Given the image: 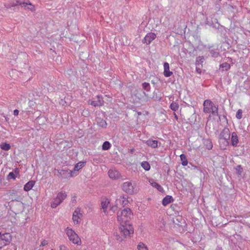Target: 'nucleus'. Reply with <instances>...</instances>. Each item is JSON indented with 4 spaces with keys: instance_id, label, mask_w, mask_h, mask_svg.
Wrapping results in <instances>:
<instances>
[{
    "instance_id": "17",
    "label": "nucleus",
    "mask_w": 250,
    "mask_h": 250,
    "mask_svg": "<svg viewBox=\"0 0 250 250\" xmlns=\"http://www.w3.org/2000/svg\"><path fill=\"white\" fill-rule=\"evenodd\" d=\"M58 172L61 176H63L65 174H68L69 177H72L73 176V171L68 169L58 170Z\"/></svg>"
},
{
    "instance_id": "40",
    "label": "nucleus",
    "mask_w": 250,
    "mask_h": 250,
    "mask_svg": "<svg viewBox=\"0 0 250 250\" xmlns=\"http://www.w3.org/2000/svg\"><path fill=\"white\" fill-rule=\"evenodd\" d=\"M60 250H68V248L64 245H61L59 247Z\"/></svg>"
},
{
    "instance_id": "33",
    "label": "nucleus",
    "mask_w": 250,
    "mask_h": 250,
    "mask_svg": "<svg viewBox=\"0 0 250 250\" xmlns=\"http://www.w3.org/2000/svg\"><path fill=\"white\" fill-rule=\"evenodd\" d=\"M138 250H148L146 246L142 242H140L137 246Z\"/></svg>"
},
{
    "instance_id": "41",
    "label": "nucleus",
    "mask_w": 250,
    "mask_h": 250,
    "mask_svg": "<svg viewBox=\"0 0 250 250\" xmlns=\"http://www.w3.org/2000/svg\"><path fill=\"white\" fill-rule=\"evenodd\" d=\"M47 244H48V241L47 240H43L41 242L40 246L43 247V246H45L47 245Z\"/></svg>"
},
{
    "instance_id": "50",
    "label": "nucleus",
    "mask_w": 250,
    "mask_h": 250,
    "mask_svg": "<svg viewBox=\"0 0 250 250\" xmlns=\"http://www.w3.org/2000/svg\"><path fill=\"white\" fill-rule=\"evenodd\" d=\"M51 250H54L53 249H51Z\"/></svg>"
},
{
    "instance_id": "39",
    "label": "nucleus",
    "mask_w": 250,
    "mask_h": 250,
    "mask_svg": "<svg viewBox=\"0 0 250 250\" xmlns=\"http://www.w3.org/2000/svg\"><path fill=\"white\" fill-rule=\"evenodd\" d=\"M236 171L238 174H241L243 172V168L240 165H238L235 168Z\"/></svg>"
},
{
    "instance_id": "18",
    "label": "nucleus",
    "mask_w": 250,
    "mask_h": 250,
    "mask_svg": "<svg viewBox=\"0 0 250 250\" xmlns=\"http://www.w3.org/2000/svg\"><path fill=\"white\" fill-rule=\"evenodd\" d=\"M173 201V197L170 195H167L162 200V204L164 206H166Z\"/></svg>"
},
{
    "instance_id": "15",
    "label": "nucleus",
    "mask_w": 250,
    "mask_h": 250,
    "mask_svg": "<svg viewBox=\"0 0 250 250\" xmlns=\"http://www.w3.org/2000/svg\"><path fill=\"white\" fill-rule=\"evenodd\" d=\"M108 173L109 177L113 179H118L120 176L119 171L115 169H110Z\"/></svg>"
},
{
    "instance_id": "11",
    "label": "nucleus",
    "mask_w": 250,
    "mask_h": 250,
    "mask_svg": "<svg viewBox=\"0 0 250 250\" xmlns=\"http://www.w3.org/2000/svg\"><path fill=\"white\" fill-rule=\"evenodd\" d=\"M156 35L154 33L150 32L146 35L142 42L144 43L149 44L156 38Z\"/></svg>"
},
{
    "instance_id": "27",
    "label": "nucleus",
    "mask_w": 250,
    "mask_h": 250,
    "mask_svg": "<svg viewBox=\"0 0 250 250\" xmlns=\"http://www.w3.org/2000/svg\"><path fill=\"white\" fill-rule=\"evenodd\" d=\"M220 67L222 69V71H227L230 69V65L227 62H223L220 64Z\"/></svg>"
},
{
    "instance_id": "25",
    "label": "nucleus",
    "mask_w": 250,
    "mask_h": 250,
    "mask_svg": "<svg viewBox=\"0 0 250 250\" xmlns=\"http://www.w3.org/2000/svg\"><path fill=\"white\" fill-rule=\"evenodd\" d=\"M205 61V58L203 56H199L196 58L195 64L196 66L201 65H203V63Z\"/></svg>"
},
{
    "instance_id": "10",
    "label": "nucleus",
    "mask_w": 250,
    "mask_h": 250,
    "mask_svg": "<svg viewBox=\"0 0 250 250\" xmlns=\"http://www.w3.org/2000/svg\"><path fill=\"white\" fill-rule=\"evenodd\" d=\"M82 217V213L81 212L80 208H77L73 213V221L75 224H78L79 223V220Z\"/></svg>"
},
{
    "instance_id": "48",
    "label": "nucleus",
    "mask_w": 250,
    "mask_h": 250,
    "mask_svg": "<svg viewBox=\"0 0 250 250\" xmlns=\"http://www.w3.org/2000/svg\"><path fill=\"white\" fill-rule=\"evenodd\" d=\"M174 114L175 117L177 119L178 117H177L176 114L175 113H174Z\"/></svg>"
},
{
    "instance_id": "5",
    "label": "nucleus",
    "mask_w": 250,
    "mask_h": 250,
    "mask_svg": "<svg viewBox=\"0 0 250 250\" xmlns=\"http://www.w3.org/2000/svg\"><path fill=\"white\" fill-rule=\"evenodd\" d=\"M122 189L126 193L129 194H133L138 192V189L136 187L135 182L127 181L122 185Z\"/></svg>"
},
{
    "instance_id": "44",
    "label": "nucleus",
    "mask_w": 250,
    "mask_h": 250,
    "mask_svg": "<svg viewBox=\"0 0 250 250\" xmlns=\"http://www.w3.org/2000/svg\"><path fill=\"white\" fill-rule=\"evenodd\" d=\"M196 70L197 72H198L199 74H200L201 73V69L200 68L196 67Z\"/></svg>"
},
{
    "instance_id": "38",
    "label": "nucleus",
    "mask_w": 250,
    "mask_h": 250,
    "mask_svg": "<svg viewBox=\"0 0 250 250\" xmlns=\"http://www.w3.org/2000/svg\"><path fill=\"white\" fill-rule=\"evenodd\" d=\"M16 176L15 174L13 172H10L8 176H7V179H13L15 180L16 179Z\"/></svg>"
},
{
    "instance_id": "8",
    "label": "nucleus",
    "mask_w": 250,
    "mask_h": 250,
    "mask_svg": "<svg viewBox=\"0 0 250 250\" xmlns=\"http://www.w3.org/2000/svg\"><path fill=\"white\" fill-rule=\"evenodd\" d=\"M12 236L9 233H4L1 234L0 232V249L8 245L11 242Z\"/></svg>"
},
{
    "instance_id": "23",
    "label": "nucleus",
    "mask_w": 250,
    "mask_h": 250,
    "mask_svg": "<svg viewBox=\"0 0 250 250\" xmlns=\"http://www.w3.org/2000/svg\"><path fill=\"white\" fill-rule=\"evenodd\" d=\"M165 226V223L163 219H161L159 221L158 223L155 225V228L158 229L159 230L163 229Z\"/></svg>"
},
{
    "instance_id": "26",
    "label": "nucleus",
    "mask_w": 250,
    "mask_h": 250,
    "mask_svg": "<svg viewBox=\"0 0 250 250\" xmlns=\"http://www.w3.org/2000/svg\"><path fill=\"white\" fill-rule=\"evenodd\" d=\"M85 162H80L77 163L74 167V171H78L80 169H81L83 167H84Z\"/></svg>"
},
{
    "instance_id": "13",
    "label": "nucleus",
    "mask_w": 250,
    "mask_h": 250,
    "mask_svg": "<svg viewBox=\"0 0 250 250\" xmlns=\"http://www.w3.org/2000/svg\"><path fill=\"white\" fill-rule=\"evenodd\" d=\"M239 143L238 137L236 132H233L231 136V144L234 147H236Z\"/></svg>"
},
{
    "instance_id": "14",
    "label": "nucleus",
    "mask_w": 250,
    "mask_h": 250,
    "mask_svg": "<svg viewBox=\"0 0 250 250\" xmlns=\"http://www.w3.org/2000/svg\"><path fill=\"white\" fill-rule=\"evenodd\" d=\"M109 201L107 199H104L101 201V209L104 213H106L109 205Z\"/></svg>"
},
{
    "instance_id": "9",
    "label": "nucleus",
    "mask_w": 250,
    "mask_h": 250,
    "mask_svg": "<svg viewBox=\"0 0 250 250\" xmlns=\"http://www.w3.org/2000/svg\"><path fill=\"white\" fill-rule=\"evenodd\" d=\"M104 101L102 96L98 95L88 101V104L93 106H101L104 104Z\"/></svg>"
},
{
    "instance_id": "31",
    "label": "nucleus",
    "mask_w": 250,
    "mask_h": 250,
    "mask_svg": "<svg viewBox=\"0 0 250 250\" xmlns=\"http://www.w3.org/2000/svg\"><path fill=\"white\" fill-rule=\"evenodd\" d=\"M111 144L108 141L104 142L102 146V149L104 150H108L111 147Z\"/></svg>"
},
{
    "instance_id": "32",
    "label": "nucleus",
    "mask_w": 250,
    "mask_h": 250,
    "mask_svg": "<svg viewBox=\"0 0 250 250\" xmlns=\"http://www.w3.org/2000/svg\"><path fill=\"white\" fill-rule=\"evenodd\" d=\"M170 108L173 111H176L179 108V104L176 102H173L170 105Z\"/></svg>"
},
{
    "instance_id": "47",
    "label": "nucleus",
    "mask_w": 250,
    "mask_h": 250,
    "mask_svg": "<svg viewBox=\"0 0 250 250\" xmlns=\"http://www.w3.org/2000/svg\"><path fill=\"white\" fill-rule=\"evenodd\" d=\"M214 22L215 23H218V21H217V19H214Z\"/></svg>"
},
{
    "instance_id": "24",
    "label": "nucleus",
    "mask_w": 250,
    "mask_h": 250,
    "mask_svg": "<svg viewBox=\"0 0 250 250\" xmlns=\"http://www.w3.org/2000/svg\"><path fill=\"white\" fill-rule=\"evenodd\" d=\"M220 146L223 149H225L229 145V140L225 141V140H219Z\"/></svg>"
},
{
    "instance_id": "7",
    "label": "nucleus",
    "mask_w": 250,
    "mask_h": 250,
    "mask_svg": "<svg viewBox=\"0 0 250 250\" xmlns=\"http://www.w3.org/2000/svg\"><path fill=\"white\" fill-rule=\"evenodd\" d=\"M119 229L124 238L130 236L131 234H133L134 232V229L132 225L129 223L120 224Z\"/></svg>"
},
{
    "instance_id": "34",
    "label": "nucleus",
    "mask_w": 250,
    "mask_h": 250,
    "mask_svg": "<svg viewBox=\"0 0 250 250\" xmlns=\"http://www.w3.org/2000/svg\"><path fill=\"white\" fill-rule=\"evenodd\" d=\"M205 143L207 149L208 150L212 149L213 146L210 140H206Z\"/></svg>"
},
{
    "instance_id": "28",
    "label": "nucleus",
    "mask_w": 250,
    "mask_h": 250,
    "mask_svg": "<svg viewBox=\"0 0 250 250\" xmlns=\"http://www.w3.org/2000/svg\"><path fill=\"white\" fill-rule=\"evenodd\" d=\"M180 157L181 161H182V165L184 166H186L188 165V161L186 155L184 154H182L180 155Z\"/></svg>"
},
{
    "instance_id": "19",
    "label": "nucleus",
    "mask_w": 250,
    "mask_h": 250,
    "mask_svg": "<svg viewBox=\"0 0 250 250\" xmlns=\"http://www.w3.org/2000/svg\"><path fill=\"white\" fill-rule=\"evenodd\" d=\"M146 143L148 146L153 148H155L158 146V141L157 140L148 139L146 141Z\"/></svg>"
},
{
    "instance_id": "49",
    "label": "nucleus",
    "mask_w": 250,
    "mask_h": 250,
    "mask_svg": "<svg viewBox=\"0 0 250 250\" xmlns=\"http://www.w3.org/2000/svg\"><path fill=\"white\" fill-rule=\"evenodd\" d=\"M15 172L16 173H17V174H18V173H19V172H18V170H15Z\"/></svg>"
},
{
    "instance_id": "36",
    "label": "nucleus",
    "mask_w": 250,
    "mask_h": 250,
    "mask_svg": "<svg viewBox=\"0 0 250 250\" xmlns=\"http://www.w3.org/2000/svg\"><path fill=\"white\" fill-rule=\"evenodd\" d=\"M142 86L143 88L147 91H149L150 89V86L148 83L145 82L143 83Z\"/></svg>"
},
{
    "instance_id": "3",
    "label": "nucleus",
    "mask_w": 250,
    "mask_h": 250,
    "mask_svg": "<svg viewBox=\"0 0 250 250\" xmlns=\"http://www.w3.org/2000/svg\"><path fill=\"white\" fill-rule=\"evenodd\" d=\"M16 5H21V7H26L27 6H29L27 7L28 9H30L32 11H34L35 10L34 6L29 2V0H26L24 1H22L21 0H17L16 2H12L10 4L6 3L4 5L5 7L7 9Z\"/></svg>"
},
{
    "instance_id": "29",
    "label": "nucleus",
    "mask_w": 250,
    "mask_h": 250,
    "mask_svg": "<svg viewBox=\"0 0 250 250\" xmlns=\"http://www.w3.org/2000/svg\"><path fill=\"white\" fill-rule=\"evenodd\" d=\"M141 165L142 167L146 171H148L150 168V166L148 162L146 161H143L141 163Z\"/></svg>"
},
{
    "instance_id": "35",
    "label": "nucleus",
    "mask_w": 250,
    "mask_h": 250,
    "mask_svg": "<svg viewBox=\"0 0 250 250\" xmlns=\"http://www.w3.org/2000/svg\"><path fill=\"white\" fill-rule=\"evenodd\" d=\"M97 123L100 126L102 127H105L107 125L106 122L104 120H100Z\"/></svg>"
},
{
    "instance_id": "22",
    "label": "nucleus",
    "mask_w": 250,
    "mask_h": 250,
    "mask_svg": "<svg viewBox=\"0 0 250 250\" xmlns=\"http://www.w3.org/2000/svg\"><path fill=\"white\" fill-rule=\"evenodd\" d=\"M150 184L153 187L156 188L159 191H161L163 190V188L160 185L155 182L153 180L151 179L149 181Z\"/></svg>"
},
{
    "instance_id": "16",
    "label": "nucleus",
    "mask_w": 250,
    "mask_h": 250,
    "mask_svg": "<svg viewBox=\"0 0 250 250\" xmlns=\"http://www.w3.org/2000/svg\"><path fill=\"white\" fill-rule=\"evenodd\" d=\"M164 75L166 77H169L171 76L173 73L169 70V65L168 62H165L164 64Z\"/></svg>"
},
{
    "instance_id": "20",
    "label": "nucleus",
    "mask_w": 250,
    "mask_h": 250,
    "mask_svg": "<svg viewBox=\"0 0 250 250\" xmlns=\"http://www.w3.org/2000/svg\"><path fill=\"white\" fill-rule=\"evenodd\" d=\"M35 182L34 181H30L27 182L24 186V190L28 191L31 190L35 185Z\"/></svg>"
},
{
    "instance_id": "37",
    "label": "nucleus",
    "mask_w": 250,
    "mask_h": 250,
    "mask_svg": "<svg viewBox=\"0 0 250 250\" xmlns=\"http://www.w3.org/2000/svg\"><path fill=\"white\" fill-rule=\"evenodd\" d=\"M243 111L242 109H238L236 114V117L238 119H241L242 118Z\"/></svg>"
},
{
    "instance_id": "30",
    "label": "nucleus",
    "mask_w": 250,
    "mask_h": 250,
    "mask_svg": "<svg viewBox=\"0 0 250 250\" xmlns=\"http://www.w3.org/2000/svg\"><path fill=\"white\" fill-rule=\"evenodd\" d=\"M0 147L2 150L7 151L11 148V146L9 144L4 143L0 144Z\"/></svg>"
},
{
    "instance_id": "46",
    "label": "nucleus",
    "mask_w": 250,
    "mask_h": 250,
    "mask_svg": "<svg viewBox=\"0 0 250 250\" xmlns=\"http://www.w3.org/2000/svg\"><path fill=\"white\" fill-rule=\"evenodd\" d=\"M206 24L209 25V26H212L213 23H209L208 21H207L206 22Z\"/></svg>"
},
{
    "instance_id": "45",
    "label": "nucleus",
    "mask_w": 250,
    "mask_h": 250,
    "mask_svg": "<svg viewBox=\"0 0 250 250\" xmlns=\"http://www.w3.org/2000/svg\"><path fill=\"white\" fill-rule=\"evenodd\" d=\"M116 239L119 241H122L123 240V238H121V237H117L116 238Z\"/></svg>"
},
{
    "instance_id": "2",
    "label": "nucleus",
    "mask_w": 250,
    "mask_h": 250,
    "mask_svg": "<svg viewBox=\"0 0 250 250\" xmlns=\"http://www.w3.org/2000/svg\"><path fill=\"white\" fill-rule=\"evenodd\" d=\"M203 111L205 113H211L213 115H218V105L215 104L211 100H206L203 103Z\"/></svg>"
},
{
    "instance_id": "21",
    "label": "nucleus",
    "mask_w": 250,
    "mask_h": 250,
    "mask_svg": "<svg viewBox=\"0 0 250 250\" xmlns=\"http://www.w3.org/2000/svg\"><path fill=\"white\" fill-rule=\"evenodd\" d=\"M127 201L124 196H120L119 198L116 199V205H125L126 204Z\"/></svg>"
},
{
    "instance_id": "1",
    "label": "nucleus",
    "mask_w": 250,
    "mask_h": 250,
    "mask_svg": "<svg viewBox=\"0 0 250 250\" xmlns=\"http://www.w3.org/2000/svg\"><path fill=\"white\" fill-rule=\"evenodd\" d=\"M132 215L131 209L129 208H125L121 212L117 213V220L120 224L129 223V220Z\"/></svg>"
},
{
    "instance_id": "12",
    "label": "nucleus",
    "mask_w": 250,
    "mask_h": 250,
    "mask_svg": "<svg viewBox=\"0 0 250 250\" xmlns=\"http://www.w3.org/2000/svg\"><path fill=\"white\" fill-rule=\"evenodd\" d=\"M230 131L227 128H224L219 135V140H225V141L229 140L230 138Z\"/></svg>"
},
{
    "instance_id": "43",
    "label": "nucleus",
    "mask_w": 250,
    "mask_h": 250,
    "mask_svg": "<svg viewBox=\"0 0 250 250\" xmlns=\"http://www.w3.org/2000/svg\"><path fill=\"white\" fill-rule=\"evenodd\" d=\"M19 111L18 109H15L14 110L13 114L15 116H18L19 114Z\"/></svg>"
},
{
    "instance_id": "6",
    "label": "nucleus",
    "mask_w": 250,
    "mask_h": 250,
    "mask_svg": "<svg viewBox=\"0 0 250 250\" xmlns=\"http://www.w3.org/2000/svg\"><path fill=\"white\" fill-rule=\"evenodd\" d=\"M67 196L66 193L65 191H61L59 192L56 197L53 199L51 203L52 208H56L60 205Z\"/></svg>"
},
{
    "instance_id": "4",
    "label": "nucleus",
    "mask_w": 250,
    "mask_h": 250,
    "mask_svg": "<svg viewBox=\"0 0 250 250\" xmlns=\"http://www.w3.org/2000/svg\"><path fill=\"white\" fill-rule=\"evenodd\" d=\"M65 232L68 237L69 240L73 244L80 245L81 240L78 234L72 229L68 227L65 229Z\"/></svg>"
},
{
    "instance_id": "42",
    "label": "nucleus",
    "mask_w": 250,
    "mask_h": 250,
    "mask_svg": "<svg viewBox=\"0 0 250 250\" xmlns=\"http://www.w3.org/2000/svg\"><path fill=\"white\" fill-rule=\"evenodd\" d=\"M211 56L213 57H217L218 56V53L217 52H215L212 50L211 51Z\"/></svg>"
}]
</instances>
